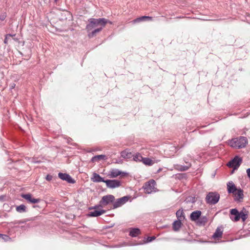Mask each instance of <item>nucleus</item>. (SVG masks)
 Instances as JSON below:
<instances>
[{"instance_id":"35","label":"nucleus","mask_w":250,"mask_h":250,"mask_svg":"<svg viewBox=\"0 0 250 250\" xmlns=\"http://www.w3.org/2000/svg\"><path fill=\"white\" fill-rule=\"evenodd\" d=\"M54 1L55 2H57L58 1V0H54Z\"/></svg>"},{"instance_id":"16","label":"nucleus","mask_w":250,"mask_h":250,"mask_svg":"<svg viewBox=\"0 0 250 250\" xmlns=\"http://www.w3.org/2000/svg\"><path fill=\"white\" fill-rule=\"evenodd\" d=\"M227 189L229 193H231L233 194L238 188H236L234 184L232 181H230L227 184Z\"/></svg>"},{"instance_id":"31","label":"nucleus","mask_w":250,"mask_h":250,"mask_svg":"<svg viewBox=\"0 0 250 250\" xmlns=\"http://www.w3.org/2000/svg\"><path fill=\"white\" fill-rule=\"evenodd\" d=\"M11 37H12V36L11 35H10V34L6 35V36H5V38L4 39V43L7 44L9 39Z\"/></svg>"},{"instance_id":"14","label":"nucleus","mask_w":250,"mask_h":250,"mask_svg":"<svg viewBox=\"0 0 250 250\" xmlns=\"http://www.w3.org/2000/svg\"><path fill=\"white\" fill-rule=\"evenodd\" d=\"M223 230L220 228H217L212 235V238L215 240H219L222 237Z\"/></svg>"},{"instance_id":"26","label":"nucleus","mask_w":250,"mask_h":250,"mask_svg":"<svg viewBox=\"0 0 250 250\" xmlns=\"http://www.w3.org/2000/svg\"><path fill=\"white\" fill-rule=\"evenodd\" d=\"M182 223L180 220L176 221L173 224V228L174 230H178L181 228Z\"/></svg>"},{"instance_id":"3","label":"nucleus","mask_w":250,"mask_h":250,"mask_svg":"<svg viewBox=\"0 0 250 250\" xmlns=\"http://www.w3.org/2000/svg\"><path fill=\"white\" fill-rule=\"evenodd\" d=\"M115 201V197L111 194L104 196L101 201H100V205L96 206L93 208V209H97L100 207H104L107 205L113 203Z\"/></svg>"},{"instance_id":"22","label":"nucleus","mask_w":250,"mask_h":250,"mask_svg":"<svg viewBox=\"0 0 250 250\" xmlns=\"http://www.w3.org/2000/svg\"><path fill=\"white\" fill-rule=\"evenodd\" d=\"M141 233L140 229L138 228L131 229L129 232V235L132 237H136Z\"/></svg>"},{"instance_id":"21","label":"nucleus","mask_w":250,"mask_h":250,"mask_svg":"<svg viewBox=\"0 0 250 250\" xmlns=\"http://www.w3.org/2000/svg\"><path fill=\"white\" fill-rule=\"evenodd\" d=\"M201 211L199 210H196L192 212L190 214V219L192 221L197 220L201 216Z\"/></svg>"},{"instance_id":"19","label":"nucleus","mask_w":250,"mask_h":250,"mask_svg":"<svg viewBox=\"0 0 250 250\" xmlns=\"http://www.w3.org/2000/svg\"><path fill=\"white\" fill-rule=\"evenodd\" d=\"M121 156L122 158L125 159H130L132 158L133 155L129 150L126 149L121 152Z\"/></svg>"},{"instance_id":"13","label":"nucleus","mask_w":250,"mask_h":250,"mask_svg":"<svg viewBox=\"0 0 250 250\" xmlns=\"http://www.w3.org/2000/svg\"><path fill=\"white\" fill-rule=\"evenodd\" d=\"M235 200L240 201L243 198V191L241 188L238 189L233 193Z\"/></svg>"},{"instance_id":"20","label":"nucleus","mask_w":250,"mask_h":250,"mask_svg":"<svg viewBox=\"0 0 250 250\" xmlns=\"http://www.w3.org/2000/svg\"><path fill=\"white\" fill-rule=\"evenodd\" d=\"M159 161V160L153 161L148 158H143L142 163L145 165L150 166Z\"/></svg>"},{"instance_id":"9","label":"nucleus","mask_w":250,"mask_h":250,"mask_svg":"<svg viewBox=\"0 0 250 250\" xmlns=\"http://www.w3.org/2000/svg\"><path fill=\"white\" fill-rule=\"evenodd\" d=\"M128 199L129 198L127 196H124L118 199L115 202L114 201L113 204V208H116L121 207L128 200Z\"/></svg>"},{"instance_id":"27","label":"nucleus","mask_w":250,"mask_h":250,"mask_svg":"<svg viewBox=\"0 0 250 250\" xmlns=\"http://www.w3.org/2000/svg\"><path fill=\"white\" fill-rule=\"evenodd\" d=\"M26 207L24 205H21L16 207V210L20 213L24 212L26 211Z\"/></svg>"},{"instance_id":"7","label":"nucleus","mask_w":250,"mask_h":250,"mask_svg":"<svg viewBox=\"0 0 250 250\" xmlns=\"http://www.w3.org/2000/svg\"><path fill=\"white\" fill-rule=\"evenodd\" d=\"M104 183H105L106 187L110 188H115L122 186L121 181L118 180H106Z\"/></svg>"},{"instance_id":"1","label":"nucleus","mask_w":250,"mask_h":250,"mask_svg":"<svg viewBox=\"0 0 250 250\" xmlns=\"http://www.w3.org/2000/svg\"><path fill=\"white\" fill-rule=\"evenodd\" d=\"M88 21V23L86 25L85 29L87 32L92 30L88 34L89 38L93 37L97 33L101 32L107 23L111 24L112 23L111 21L105 18H91Z\"/></svg>"},{"instance_id":"10","label":"nucleus","mask_w":250,"mask_h":250,"mask_svg":"<svg viewBox=\"0 0 250 250\" xmlns=\"http://www.w3.org/2000/svg\"><path fill=\"white\" fill-rule=\"evenodd\" d=\"M59 177L62 180L66 181L69 183H74L75 180H74L71 176L66 174L60 172L58 174Z\"/></svg>"},{"instance_id":"8","label":"nucleus","mask_w":250,"mask_h":250,"mask_svg":"<svg viewBox=\"0 0 250 250\" xmlns=\"http://www.w3.org/2000/svg\"><path fill=\"white\" fill-rule=\"evenodd\" d=\"M242 162V158L238 156H235L233 160L229 161L228 164V166L232 167L234 169H237L241 165Z\"/></svg>"},{"instance_id":"15","label":"nucleus","mask_w":250,"mask_h":250,"mask_svg":"<svg viewBox=\"0 0 250 250\" xmlns=\"http://www.w3.org/2000/svg\"><path fill=\"white\" fill-rule=\"evenodd\" d=\"M91 180L93 182L99 183V182H104L105 180H104L102 177L100 176V175L96 173H93L92 174V176L91 177Z\"/></svg>"},{"instance_id":"5","label":"nucleus","mask_w":250,"mask_h":250,"mask_svg":"<svg viewBox=\"0 0 250 250\" xmlns=\"http://www.w3.org/2000/svg\"><path fill=\"white\" fill-rule=\"evenodd\" d=\"M219 198L220 195L219 194L211 192L207 195L206 200L207 203L214 205L218 202Z\"/></svg>"},{"instance_id":"4","label":"nucleus","mask_w":250,"mask_h":250,"mask_svg":"<svg viewBox=\"0 0 250 250\" xmlns=\"http://www.w3.org/2000/svg\"><path fill=\"white\" fill-rule=\"evenodd\" d=\"M156 182L154 180H150L146 182L143 186V188L146 193L149 194L152 192H155L156 188H155Z\"/></svg>"},{"instance_id":"25","label":"nucleus","mask_w":250,"mask_h":250,"mask_svg":"<svg viewBox=\"0 0 250 250\" xmlns=\"http://www.w3.org/2000/svg\"><path fill=\"white\" fill-rule=\"evenodd\" d=\"M143 157L139 153H136L133 156V160L137 162H142Z\"/></svg>"},{"instance_id":"6","label":"nucleus","mask_w":250,"mask_h":250,"mask_svg":"<svg viewBox=\"0 0 250 250\" xmlns=\"http://www.w3.org/2000/svg\"><path fill=\"white\" fill-rule=\"evenodd\" d=\"M127 175V173L119 170L118 169H112L110 170L107 174V176L110 178H115L119 176L120 178H123Z\"/></svg>"},{"instance_id":"30","label":"nucleus","mask_w":250,"mask_h":250,"mask_svg":"<svg viewBox=\"0 0 250 250\" xmlns=\"http://www.w3.org/2000/svg\"><path fill=\"white\" fill-rule=\"evenodd\" d=\"M0 237H1V238L5 241H7L11 239L8 236L1 234H0Z\"/></svg>"},{"instance_id":"28","label":"nucleus","mask_w":250,"mask_h":250,"mask_svg":"<svg viewBox=\"0 0 250 250\" xmlns=\"http://www.w3.org/2000/svg\"><path fill=\"white\" fill-rule=\"evenodd\" d=\"M239 214L240 219L241 218L242 221L244 222L247 218V214L243 211L239 212Z\"/></svg>"},{"instance_id":"24","label":"nucleus","mask_w":250,"mask_h":250,"mask_svg":"<svg viewBox=\"0 0 250 250\" xmlns=\"http://www.w3.org/2000/svg\"><path fill=\"white\" fill-rule=\"evenodd\" d=\"M145 20H149V21H152V17H149V16H142V17L138 18L132 21V22L133 23L145 21Z\"/></svg>"},{"instance_id":"17","label":"nucleus","mask_w":250,"mask_h":250,"mask_svg":"<svg viewBox=\"0 0 250 250\" xmlns=\"http://www.w3.org/2000/svg\"><path fill=\"white\" fill-rule=\"evenodd\" d=\"M230 214L231 215H234V217L233 218L232 217H231V219L233 221L236 222L240 220V214L239 212L238 211V210L235 209L233 208L230 210Z\"/></svg>"},{"instance_id":"34","label":"nucleus","mask_w":250,"mask_h":250,"mask_svg":"<svg viewBox=\"0 0 250 250\" xmlns=\"http://www.w3.org/2000/svg\"><path fill=\"white\" fill-rule=\"evenodd\" d=\"M5 18V16L4 15H2L0 16V19L1 20H4Z\"/></svg>"},{"instance_id":"32","label":"nucleus","mask_w":250,"mask_h":250,"mask_svg":"<svg viewBox=\"0 0 250 250\" xmlns=\"http://www.w3.org/2000/svg\"><path fill=\"white\" fill-rule=\"evenodd\" d=\"M155 238H156L155 236L148 237L147 238L146 242H151L152 241L154 240Z\"/></svg>"},{"instance_id":"2","label":"nucleus","mask_w":250,"mask_h":250,"mask_svg":"<svg viewBox=\"0 0 250 250\" xmlns=\"http://www.w3.org/2000/svg\"><path fill=\"white\" fill-rule=\"evenodd\" d=\"M248 144V140L245 137L241 136L236 138L228 141L229 146L235 148L245 147Z\"/></svg>"},{"instance_id":"18","label":"nucleus","mask_w":250,"mask_h":250,"mask_svg":"<svg viewBox=\"0 0 250 250\" xmlns=\"http://www.w3.org/2000/svg\"><path fill=\"white\" fill-rule=\"evenodd\" d=\"M107 157L105 155H98L93 157L91 159V162L92 163L98 162L101 160H106Z\"/></svg>"},{"instance_id":"33","label":"nucleus","mask_w":250,"mask_h":250,"mask_svg":"<svg viewBox=\"0 0 250 250\" xmlns=\"http://www.w3.org/2000/svg\"><path fill=\"white\" fill-rule=\"evenodd\" d=\"M46 179L47 181H50L52 179V176L49 175H47L46 177Z\"/></svg>"},{"instance_id":"11","label":"nucleus","mask_w":250,"mask_h":250,"mask_svg":"<svg viewBox=\"0 0 250 250\" xmlns=\"http://www.w3.org/2000/svg\"><path fill=\"white\" fill-rule=\"evenodd\" d=\"M21 197L30 203L33 204L38 203L40 201V199H35L33 198L32 195L30 193L22 194Z\"/></svg>"},{"instance_id":"29","label":"nucleus","mask_w":250,"mask_h":250,"mask_svg":"<svg viewBox=\"0 0 250 250\" xmlns=\"http://www.w3.org/2000/svg\"><path fill=\"white\" fill-rule=\"evenodd\" d=\"M176 216L178 218H181L182 217H184V212H183V211L182 210H178L177 212H176Z\"/></svg>"},{"instance_id":"12","label":"nucleus","mask_w":250,"mask_h":250,"mask_svg":"<svg viewBox=\"0 0 250 250\" xmlns=\"http://www.w3.org/2000/svg\"><path fill=\"white\" fill-rule=\"evenodd\" d=\"M93 211H91L89 216L91 217H97L99 216L106 212V210L104 209H99V208L97 209H95Z\"/></svg>"},{"instance_id":"23","label":"nucleus","mask_w":250,"mask_h":250,"mask_svg":"<svg viewBox=\"0 0 250 250\" xmlns=\"http://www.w3.org/2000/svg\"><path fill=\"white\" fill-rule=\"evenodd\" d=\"M145 20H149V21H152V17H149V16H142V17L138 18L132 21V22L133 23L145 21Z\"/></svg>"}]
</instances>
